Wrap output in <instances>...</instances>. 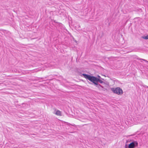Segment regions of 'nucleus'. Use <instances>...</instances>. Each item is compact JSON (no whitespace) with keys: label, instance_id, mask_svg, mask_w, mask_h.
I'll list each match as a JSON object with an SVG mask.
<instances>
[{"label":"nucleus","instance_id":"8","mask_svg":"<svg viewBox=\"0 0 148 148\" xmlns=\"http://www.w3.org/2000/svg\"><path fill=\"white\" fill-rule=\"evenodd\" d=\"M139 60H143L144 61H145V62H147L148 63V61H147L146 60H145V59H140Z\"/></svg>","mask_w":148,"mask_h":148},{"label":"nucleus","instance_id":"6","mask_svg":"<svg viewBox=\"0 0 148 148\" xmlns=\"http://www.w3.org/2000/svg\"><path fill=\"white\" fill-rule=\"evenodd\" d=\"M98 82H99L101 83H102L103 82L101 80H100L99 79L97 78V82L98 83Z\"/></svg>","mask_w":148,"mask_h":148},{"label":"nucleus","instance_id":"3","mask_svg":"<svg viewBox=\"0 0 148 148\" xmlns=\"http://www.w3.org/2000/svg\"><path fill=\"white\" fill-rule=\"evenodd\" d=\"M138 143L137 141H134L130 143L128 145L129 148H134L135 147L137 146Z\"/></svg>","mask_w":148,"mask_h":148},{"label":"nucleus","instance_id":"7","mask_svg":"<svg viewBox=\"0 0 148 148\" xmlns=\"http://www.w3.org/2000/svg\"><path fill=\"white\" fill-rule=\"evenodd\" d=\"M142 38L145 39H148V35H147L146 36H143L142 37Z\"/></svg>","mask_w":148,"mask_h":148},{"label":"nucleus","instance_id":"10","mask_svg":"<svg viewBox=\"0 0 148 148\" xmlns=\"http://www.w3.org/2000/svg\"><path fill=\"white\" fill-rule=\"evenodd\" d=\"M125 148H127L126 147Z\"/></svg>","mask_w":148,"mask_h":148},{"label":"nucleus","instance_id":"4","mask_svg":"<svg viewBox=\"0 0 148 148\" xmlns=\"http://www.w3.org/2000/svg\"><path fill=\"white\" fill-rule=\"evenodd\" d=\"M54 114H55L57 116H61L62 115V112L60 111L56 110H55Z\"/></svg>","mask_w":148,"mask_h":148},{"label":"nucleus","instance_id":"5","mask_svg":"<svg viewBox=\"0 0 148 148\" xmlns=\"http://www.w3.org/2000/svg\"><path fill=\"white\" fill-rule=\"evenodd\" d=\"M95 85H96V87L99 89H101V88H103V87L102 86L99 84L97 82L96 83V84H95Z\"/></svg>","mask_w":148,"mask_h":148},{"label":"nucleus","instance_id":"1","mask_svg":"<svg viewBox=\"0 0 148 148\" xmlns=\"http://www.w3.org/2000/svg\"><path fill=\"white\" fill-rule=\"evenodd\" d=\"M83 76L86 79H88L95 84H96L97 83V77L93 76H90L86 74H83L81 76Z\"/></svg>","mask_w":148,"mask_h":148},{"label":"nucleus","instance_id":"2","mask_svg":"<svg viewBox=\"0 0 148 148\" xmlns=\"http://www.w3.org/2000/svg\"><path fill=\"white\" fill-rule=\"evenodd\" d=\"M111 90L114 93L118 95H122L123 92L122 89L119 87L112 88Z\"/></svg>","mask_w":148,"mask_h":148},{"label":"nucleus","instance_id":"9","mask_svg":"<svg viewBox=\"0 0 148 148\" xmlns=\"http://www.w3.org/2000/svg\"><path fill=\"white\" fill-rule=\"evenodd\" d=\"M98 77H99V78H100V77L99 76H98Z\"/></svg>","mask_w":148,"mask_h":148}]
</instances>
